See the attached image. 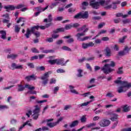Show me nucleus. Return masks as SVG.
Segmentation results:
<instances>
[{
	"label": "nucleus",
	"mask_w": 131,
	"mask_h": 131,
	"mask_svg": "<svg viewBox=\"0 0 131 131\" xmlns=\"http://www.w3.org/2000/svg\"><path fill=\"white\" fill-rule=\"evenodd\" d=\"M115 62L113 61H111V64H106L103 67L101 68L102 71L105 74H108V73H111V72H113L114 71V69L111 68L110 67H115Z\"/></svg>",
	"instance_id": "f257e3e1"
},
{
	"label": "nucleus",
	"mask_w": 131,
	"mask_h": 131,
	"mask_svg": "<svg viewBox=\"0 0 131 131\" xmlns=\"http://www.w3.org/2000/svg\"><path fill=\"white\" fill-rule=\"evenodd\" d=\"M51 73H52V72L51 71L47 72L40 77V79L42 80V83L43 85H46L48 84V82H49V77H50V74H51Z\"/></svg>",
	"instance_id": "f03ea898"
},
{
	"label": "nucleus",
	"mask_w": 131,
	"mask_h": 131,
	"mask_svg": "<svg viewBox=\"0 0 131 131\" xmlns=\"http://www.w3.org/2000/svg\"><path fill=\"white\" fill-rule=\"evenodd\" d=\"M17 86H18L17 90L18 92H23L25 89H28L30 91H32V90H34L35 89V87L31 86V85H29L28 84H26L25 86H23L21 84H19L17 85Z\"/></svg>",
	"instance_id": "7ed1b4c3"
},
{
	"label": "nucleus",
	"mask_w": 131,
	"mask_h": 131,
	"mask_svg": "<svg viewBox=\"0 0 131 131\" xmlns=\"http://www.w3.org/2000/svg\"><path fill=\"white\" fill-rule=\"evenodd\" d=\"M39 28V26H34L31 28V30L29 29H27L26 33L25 34L26 36V37L27 38H29V36L30 34H31V33L34 34L35 33V30H38V29Z\"/></svg>",
	"instance_id": "20e7f679"
},
{
	"label": "nucleus",
	"mask_w": 131,
	"mask_h": 131,
	"mask_svg": "<svg viewBox=\"0 0 131 131\" xmlns=\"http://www.w3.org/2000/svg\"><path fill=\"white\" fill-rule=\"evenodd\" d=\"M98 124L100 126H101V127H106L111 124V121L108 119H103L99 121Z\"/></svg>",
	"instance_id": "39448f33"
},
{
	"label": "nucleus",
	"mask_w": 131,
	"mask_h": 131,
	"mask_svg": "<svg viewBox=\"0 0 131 131\" xmlns=\"http://www.w3.org/2000/svg\"><path fill=\"white\" fill-rule=\"evenodd\" d=\"M90 6L93 8V9H95V10H98L99 8H100V5H101V1L99 2L94 1L92 0L90 4Z\"/></svg>",
	"instance_id": "423d86ee"
},
{
	"label": "nucleus",
	"mask_w": 131,
	"mask_h": 131,
	"mask_svg": "<svg viewBox=\"0 0 131 131\" xmlns=\"http://www.w3.org/2000/svg\"><path fill=\"white\" fill-rule=\"evenodd\" d=\"M129 51H130V48H128L127 46H125L123 51L118 52V54L119 56H124L125 55L128 54Z\"/></svg>",
	"instance_id": "0eeeda50"
},
{
	"label": "nucleus",
	"mask_w": 131,
	"mask_h": 131,
	"mask_svg": "<svg viewBox=\"0 0 131 131\" xmlns=\"http://www.w3.org/2000/svg\"><path fill=\"white\" fill-rule=\"evenodd\" d=\"M109 5V2H106L104 1H100V6H103V8H104L105 10H110V9H112L111 5Z\"/></svg>",
	"instance_id": "6e6552de"
},
{
	"label": "nucleus",
	"mask_w": 131,
	"mask_h": 131,
	"mask_svg": "<svg viewBox=\"0 0 131 131\" xmlns=\"http://www.w3.org/2000/svg\"><path fill=\"white\" fill-rule=\"evenodd\" d=\"M36 78H37V77L34 74L25 77V79H26L27 81H30V80H35Z\"/></svg>",
	"instance_id": "1a4fd4ad"
},
{
	"label": "nucleus",
	"mask_w": 131,
	"mask_h": 131,
	"mask_svg": "<svg viewBox=\"0 0 131 131\" xmlns=\"http://www.w3.org/2000/svg\"><path fill=\"white\" fill-rule=\"evenodd\" d=\"M123 88H124L125 89H127V90H128L129 88H131V83H128L126 81H122L121 84Z\"/></svg>",
	"instance_id": "9d476101"
},
{
	"label": "nucleus",
	"mask_w": 131,
	"mask_h": 131,
	"mask_svg": "<svg viewBox=\"0 0 131 131\" xmlns=\"http://www.w3.org/2000/svg\"><path fill=\"white\" fill-rule=\"evenodd\" d=\"M11 67L13 68V70L14 69H20V70L23 69V65L17 64L15 63H12Z\"/></svg>",
	"instance_id": "9b49d317"
},
{
	"label": "nucleus",
	"mask_w": 131,
	"mask_h": 131,
	"mask_svg": "<svg viewBox=\"0 0 131 131\" xmlns=\"http://www.w3.org/2000/svg\"><path fill=\"white\" fill-rule=\"evenodd\" d=\"M57 60V65H62V66H65L66 65V63L69 61V60H67V62L64 63V58H61Z\"/></svg>",
	"instance_id": "f8f14e48"
},
{
	"label": "nucleus",
	"mask_w": 131,
	"mask_h": 131,
	"mask_svg": "<svg viewBox=\"0 0 131 131\" xmlns=\"http://www.w3.org/2000/svg\"><path fill=\"white\" fill-rule=\"evenodd\" d=\"M121 2L120 1H117L116 2H113L112 4H111V8L113 10H116L117 9V5H119Z\"/></svg>",
	"instance_id": "ddd939ff"
},
{
	"label": "nucleus",
	"mask_w": 131,
	"mask_h": 131,
	"mask_svg": "<svg viewBox=\"0 0 131 131\" xmlns=\"http://www.w3.org/2000/svg\"><path fill=\"white\" fill-rule=\"evenodd\" d=\"M52 21H53V16H52V14H49L48 18H45L43 20V22H45L46 23H48V22L51 23Z\"/></svg>",
	"instance_id": "4468645a"
},
{
	"label": "nucleus",
	"mask_w": 131,
	"mask_h": 131,
	"mask_svg": "<svg viewBox=\"0 0 131 131\" xmlns=\"http://www.w3.org/2000/svg\"><path fill=\"white\" fill-rule=\"evenodd\" d=\"M82 19H88L89 18V12H81Z\"/></svg>",
	"instance_id": "2eb2a0df"
},
{
	"label": "nucleus",
	"mask_w": 131,
	"mask_h": 131,
	"mask_svg": "<svg viewBox=\"0 0 131 131\" xmlns=\"http://www.w3.org/2000/svg\"><path fill=\"white\" fill-rule=\"evenodd\" d=\"M123 112H128L130 111V106H128L127 104L122 106Z\"/></svg>",
	"instance_id": "dca6fc26"
},
{
	"label": "nucleus",
	"mask_w": 131,
	"mask_h": 131,
	"mask_svg": "<svg viewBox=\"0 0 131 131\" xmlns=\"http://www.w3.org/2000/svg\"><path fill=\"white\" fill-rule=\"evenodd\" d=\"M127 91V89H126L124 87L121 86L118 88L117 92L118 93H119V94H120L121 93H125V92Z\"/></svg>",
	"instance_id": "f3484780"
},
{
	"label": "nucleus",
	"mask_w": 131,
	"mask_h": 131,
	"mask_svg": "<svg viewBox=\"0 0 131 131\" xmlns=\"http://www.w3.org/2000/svg\"><path fill=\"white\" fill-rule=\"evenodd\" d=\"M5 9H6L7 12H9V10H11V11H13L14 10H15L16 7L14 6L13 5H9L8 6H5Z\"/></svg>",
	"instance_id": "a211bd4d"
},
{
	"label": "nucleus",
	"mask_w": 131,
	"mask_h": 131,
	"mask_svg": "<svg viewBox=\"0 0 131 131\" xmlns=\"http://www.w3.org/2000/svg\"><path fill=\"white\" fill-rule=\"evenodd\" d=\"M39 112H40V107H38V105H36L35 108L33 111V113L36 114H39Z\"/></svg>",
	"instance_id": "6ab92c4d"
},
{
	"label": "nucleus",
	"mask_w": 131,
	"mask_h": 131,
	"mask_svg": "<svg viewBox=\"0 0 131 131\" xmlns=\"http://www.w3.org/2000/svg\"><path fill=\"white\" fill-rule=\"evenodd\" d=\"M65 31V29L64 28H58L55 30L53 31L54 33H59V32H64Z\"/></svg>",
	"instance_id": "aec40b11"
},
{
	"label": "nucleus",
	"mask_w": 131,
	"mask_h": 131,
	"mask_svg": "<svg viewBox=\"0 0 131 131\" xmlns=\"http://www.w3.org/2000/svg\"><path fill=\"white\" fill-rule=\"evenodd\" d=\"M116 16L117 17H122V18H127V17H128V15L127 14H125L123 15V13H118L116 14Z\"/></svg>",
	"instance_id": "412c9836"
},
{
	"label": "nucleus",
	"mask_w": 131,
	"mask_h": 131,
	"mask_svg": "<svg viewBox=\"0 0 131 131\" xmlns=\"http://www.w3.org/2000/svg\"><path fill=\"white\" fill-rule=\"evenodd\" d=\"M48 8H49V6H46L45 8H42L41 7H36L35 9L38 11V12L41 13V12H43V11H46V10L48 9Z\"/></svg>",
	"instance_id": "4be33fe9"
},
{
	"label": "nucleus",
	"mask_w": 131,
	"mask_h": 131,
	"mask_svg": "<svg viewBox=\"0 0 131 131\" xmlns=\"http://www.w3.org/2000/svg\"><path fill=\"white\" fill-rule=\"evenodd\" d=\"M78 123L79 122L77 120L73 121L72 123L70 124V127L72 128L78 125Z\"/></svg>",
	"instance_id": "5701e85b"
},
{
	"label": "nucleus",
	"mask_w": 131,
	"mask_h": 131,
	"mask_svg": "<svg viewBox=\"0 0 131 131\" xmlns=\"http://www.w3.org/2000/svg\"><path fill=\"white\" fill-rule=\"evenodd\" d=\"M18 57V54H10L7 56V59H16Z\"/></svg>",
	"instance_id": "b1692460"
},
{
	"label": "nucleus",
	"mask_w": 131,
	"mask_h": 131,
	"mask_svg": "<svg viewBox=\"0 0 131 131\" xmlns=\"http://www.w3.org/2000/svg\"><path fill=\"white\" fill-rule=\"evenodd\" d=\"M105 55L107 57H110V56H111V50L109 48L105 49Z\"/></svg>",
	"instance_id": "393cba45"
},
{
	"label": "nucleus",
	"mask_w": 131,
	"mask_h": 131,
	"mask_svg": "<svg viewBox=\"0 0 131 131\" xmlns=\"http://www.w3.org/2000/svg\"><path fill=\"white\" fill-rule=\"evenodd\" d=\"M70 90L71 91V93H73V94H78V92L76 91V90H74V86L72 85H70L69 86Z\"/></svg>",
	"instance_id": "a878e982"
},
{
	"label": "nucleus",
	"mask_w": 131,
	"mask_h": 131,
	"mask_svg": "<svg viewBox=\"0 0 131 131\" xmlns=\"http://www.w3.org/2000/svg\"><path fill=\"white\" fill-rule=\"evenodd\" d=\"M40 50H41V51H42V53H46V54H48V53H52V52H54V51L53 50H45V48H43V47H41V48H40Z\"/></svg>",
	"instance_id": "bb28decb"
},
{
	"label": "nucleus",
	"mask_w": 131,
	"mask_h": 131,
	"mask_svg": "<svg viewBox=\"0 0 131 131\" xmlns=\"http://www.w3.org/2000/svg\"><path fill=\"white\" fill-rule=\"evenodd\" d=\"M113 116L114 117L110 118L112 121H116V120L118 119V115L116 114H113Z\"/></svg>",
	"instance_id": "cd10ccee"
},
{
	"label": "nucleus",
	"mask_w": 131,
	"mask_h": 131,
	"mask_svg": "<svg viewBox=\"0 0 131 131\" xmlns=\"http://www.w3.org/2000/svg\"><path fill=\"white\" fill-rule=\"evenodd\" d=\"M1 32L2 34L1 38H3V39H6V35H7L6 31H1Z\"/></svg>",
	"instance_id": "c85d7f7f"
},
{
	"label": "nucleus",
	"mask_w": 131,
	"mask_h": 131,
	"mask_svg": "<svg viewBox=\"0 0 131 131\" xmlns=\"http://www.w3.org/2000/svg\"><path fill=\"white\" fill-rule=\"evenodd\" d=\"M123 67H120L118 69V71H117V74H123Z\"/></svg>",
	"instance_id": "c756f323"
},
{
	"label": "nucleus",
	"mask_w": 131,
	"mask_h": 131,
	"mask_svg": "<svg viewBox=\"0 0 131 131\" xmlns=\"http://www.w3.org/2000/svg\"><path fill=\"white\" fill-rule=\"evenodd\" d=\"M84 35H85V33H79L76 35V36L77 37V39H80V37L81 36H84Z\"/></svg>",
	"instance_id": "7c9ffc66"
},
{
	"label": "nucleus",
	"mask_w": 131,
	"mask_h": 131,
	"mask_svg": "<svg viewBox=\"0 0 131 131\" xmlns=\"http://www.w3.org/2000/svg\"><path fill=\"white\" fill-rule=\"evenodd\" d=\"M20 29L21 28L19 27V26H18L17 25H15L14 28V31L15 33H19V32H20Z\"/></svg>",
	"instance_id": "2f4dec72"
},
{
	"label": "nucleus",
	"mask_w": 131,
	"mask_h": 131,
	"mask_svg": "<svg viewBox=\"0 0 131 131\" xmlns=\"http://www.w3.org/2000/svg\"><path fill=\"white\" fill-rule=\"evenodd\" d=\"M57 125V123L56 122L53 123H47L48 126H49L50 127H54V126H56Z\"/></svg>",
	"instance_id": "473e14b6"
},
{
	"label": "nucleus",
	"mask_w": 131,
	"mask_h": 131,
	"mask_svg": "<svg viewBox=\"0 0 131 131\" xmlns=\"http://www.w3.org/2000/svg\"><path fill=\"white\" fill-rule=\"evenodd\" d=\"M74 18L75 19H82V17H81V12L78 13L76 15H75V16H74Z\"/></svg>",
	"instance_id": "72a5a7b5"
},
{
	"label": "nucleus",
	"mask_w": 131,
	"mask_h": 131,
	"mask_svg": "<svg viewBox=\"0 0 131 131\" xmlns=\"http://www.w3.org/2000/svg\"><path fill=\"white\" fill-rule=\"evenodd\" d=\"M83 70L81 69H78V74H77V76L78 77H82V72H83Z\"/></svg>",
	"instance_id": "f704fd0d"
},
{
	"label": "nucleus",
	"mask_w": 131,
	"mask_h": 131,
	"mask_svg": "<svg viewBox=\"0 0 131 131\" xmlns=\"http://www.w3.org/2000/svg\"><path fill=\"white\" fill-rule=\"evenodd\" d=\"M49 63L51 65H55V64H57V59H52L49 60Z\"/></svg>",
	"instance_id": "c9c22d12"
},
{
	"label": "nucleus",
	"mask_w": 131,
	"mask_h": 131,
	"mask_svg": "<svg viewBox=\"0 0 131 131\" xmlns=\"http://www.w3.org/2000/svg\"><path fill=\"white\" fill-rule=\"evenodd\" d=\"M85 27H86V25H85L83 26L82 27L78 28L77 30V32H81V31H82V30H83V29H84Z\"/></svg>",
	"instance_id": "e433bc0d"
},
{
	"label": "nucleus",
	"mask_w": 131,
	"mask_h": 131,
	"mask_svg": "<svg viewBox=\"0 0 131 131\" xmlns=\"http://www.w3.org/2000/svg\"><path fill=\"white\" fill-rule=\"evenodd\" d=\"M81 122L84 123V122H86V118L85 116H83L81 117L80 119Z\"/></svg>",
	"instance_id": "4c0bfd02"
},
{
	"label": "nucleus",
	"mask_w": 131,
	"mask_h": 131,
	"mask_svg": "<svg viewBox=\"0 0 131 131\" xmlns=\"http://www.w3.org/2000/svg\"><path fill=\"white\" fill-rule=\"evenodd\" d=\"M127 36H124L122 38H121L119 39V42L120 43H123L124 42V39L126 38Z\"/></svg>",
	"instance_id": "58836bf2"
},
{
	"label": "nucleus",
	"mask_w": 131,
	"mask_h": 131,
	"mask_svg": "<svg viewBox=\"0 0 131 131\" xmlns=\"http://www.w3.org/2000/svg\"><path fill=\"white\" fill-rule=\"evenodd\" d=\"M24 7H25V5L24 4H19L16 7V9H17V10H19V9L24 8Z\"/></svg>",
	"instance_id": "ea45409f"
},
{
	"label": "nucleus",
	"mask_w": 131,
	"mask_h": 131,
	"mask_svg": "<svg viewBox=\"0 0 131 131\" xmlns=\"http://www.w3.org/2000/svg\"><path fill=\"white\" fill-rule=\"evenodd\" d=\"M90 103H91V101H88L87 102H84L83 103H81V104H80L79 106H80V107H83V106H88V104H90Z\"/></svg>",
	"instance_id": "a19ab883"
},
{
	"label": "nucleus",
	"mask_w": 131,
	"mask_h": 131,
	"mask_svg": "<svg viewBox=\"0 0 131 131\" xmlns=\"http://www.w3.org/2000/svg\"><path fill=\"white\" fill-rule=\"evenodd\" d=\"M72 28V25H66L64 29L66 30H69V29H71Z\"/></svg>",
	"instance_id": "79ce46f5"
},
{
	"label": "nucleus",
	"mask_w": 131,
	"mask_h": 131,
	"mask_svg": "<svg viewBox=\"0 0 131 131\" xmlns=\"http://www.w3.org/2000/svg\"><path fill=\"white\" fill-rule=\"evenodd\" d=\"M56 79L54 78H52L50 79V81L49 82L50 84H53V83H56Z\"/></svg>",
	"instance_id": "37998d69"
},
{
	"label": "nucleus",
	"mask_w": 131,
	"mask_h": 131,
	"mask_svg": "<svg viewBox=\"0 0 131 131\" xmlns=\"http://www.w3.org/2000/svg\"><path fill=\"white\" fill-rule=\"evenodd\" d=\"M62 50H64V51H71V49H70L69 47L66 46L62 47Z\"/></svg>",
	"instance_id": "c03bdc74"
},
{
	"label": "nucleus",
	"mask_w": 131,
	"mask_h": 131,
	"mask_svg": "<svg viewBox=\"0 0 131 131\" xmlns=\"http://www.w3.org/2000/svg\"><path fill=\"white\" fill-rule=\"evenodd\" d=\"M102 42V40H101L100 39H96L95 40V43L96 45H100V43H101Z\"/></svg>",
	"instance_id": "a18cd8bd"
},
{
	"label": "nucleus",
	"mask_w": 131,
	"mask_h": 131,
	"mask_svg": "<svg viewBox=\"0 0 131 131\" xmlns=\"http://www.w3.org/2000/svg\"><path fill=\"white\" fill-rule=\"evenodd\" d=\"M20 22H25V19L23 17H20L17 20L16 23H20Z\"/></svg>",
	"instance_id": "49530a36"
},
{
	"label": "nucleus",
	"mask_w": 131,
	"mask_h": 131,
	"mask_svg": "<svg viewBox=\"0 0 131 131\" xmlns=\"http://www.w3.org/2000/svg\"><path fill=\"white\" fill-rule=\"evenodd\" d=\"M38 116H39V114H33V119L36 120L37 118H38Z\"/></svg>",
	"instance_id": "de8ad7c7"
},
{
	"label": "nucleus",
	"mask_w": 131,
	"mask_h": 131,
	"mask_svg": "<svg viewBox=\"0 0 131 131\" xmlns=\"http://www.w3.org/2000/svg\"><path fill=\"white\" fill-rule=\"evenodd\" d=\"M82 6L83 9H85V8H84L83 7H88V6H89V3L86 2H84L82 3Z\"/></svg>",
	"instance_id": "09e8293b"
},
{
	"label": "nucleus",
	"mask_w": 131,
	"mask_h": 131,
	"mask_svg": "<svg viewBox=\"0 0 131 131\" xmlns=\"http://www.w3.org/2000/svg\"><path fill=\"white\" fill-rule=\"evenodd\" d=\"M31 51L33 53H39V51L37 49H36V48H32L31 49Z\"/></svg>",
	"instance_id": "8fccbe9b"
},
{
	"label": "nucleus",
	"mask_w": 131,
	"mask_h": 131,
	"mask_svg": "<svg viewBox=\"0 0 131 131\" xmlns=\"http://www.w3.org/2000/svg\"><path fill=\"white\" fill-rule=\"evenodd\" d=\"M104 114H105V115H113V114H114V113H111V111H108L106 112Z\"/></svg>",
	"instance_id": "3c124183"
},
{
	"label": "nucleus",
	"mask_w": 131,
	"mask_h": 131,
	"mask_svg": "<svg viewBox=\"0 0 131 131\" xmlns=\"http://www.w3.org/2000/svg\"><path fill=\"white\" fill-rule=\"evenodd\" d=\"M82 48H83V49H88V48H89V45L87 43H82Z\"/></svg>",
	"instance_id": "603ef678"
},
{
	"label": "nucleus",
	"mask_w": 131,
	"mask_h": 131,
	"mask_svg": "<svg viewBox=\"0 0 131 131\" xmlns=\"http://www.w3.org/2000/svg\"><path fill=\"white\" fill-rule=\"evenodd\" d=\"M74 12H75V9L73 8H70V9H68L69 13H73Z\"/></svg>",
	"instance_id": "864d4df0"
},
{
	"label": "nucleus",
	"mask_w": 131,
	"mask_h": 131,
	"mask_svg": "<svg viewBox=\"0 0 131 131\" xmlns=\"http://www.w3.org/2000/svg\"><path fill=\"white\" fill-rule=\"evenodd\" d=\"M38 59V56L35 55L31 58V61H33V60H37Z\"/></svg>",
	"instance_id": "5fc2aeb1"
},
{
	"label": "nucleus",
	"mask_w": 131,
	"mask_h": 131,
	"mask_svg": "<svg viewBox=\"0 0 131 131\" xmlns=\"http://www.w3.org/2000/svg\"><path fill=\"white\" fill-rule=\"evenodd\" d=\"M106 97H110V98H112L114 97V95H113L112 93H107L106 94Z\"/></svg>",
	"instance_id": "6e6d98bb"
},
{
	"label": "nucleus",
	"mask_w": 131,
	"mask_h": 131,
	"mask_svg": "<svg viewBox=\"0 0 131 131\" xmlns=\"http://www.w3.org/2000/svg\"><path fill=\"white\" fill-rule=\"evenodd\" d=\"M8 108V106L7 105H0V110H4V109H7Z\"/></svg>",
	"instance_id": "4d7b16f0"
},
{
	"label": "nucleus",
	"mask_w": 131,
	"mask_h": 131,
	"mask_svg": "<svg viewBox=\"0 0 131 131\" xmlns=\"http://www.w3.org/2000/svg\"><path fill=\"white\" fill-rule=\"evenodd\" d=\"M104 112V110H102V109H100L98 111H97L95 112V114H100V113H102Z\"/></svg>",
	"instance_id": "13d9d810"
},
{
	"label": "nucleus",
	"mask_w": 131,
	"mask_h": 131,
	"mask_svg": "<svg viewBox=\"0 0 131 131\" xmlns=\"http://www.w3.org/2000/svg\"><path fill=\"white\" fill-rule=\"evenodd\" d=\"M95 56H92L91 57H89V58L86 59V60L87 61H94V60H95Z\"/></svg>",
	"instance_id": "bf43d9fd"
},
{
	"label": "nucleus",
	"mask_w": 131,
	"mask_h": 131,
	"mask_svg": "<svg viewBox=\"0 0 131 131\" xmlns=\"http://www.w3.org/2000/svg\"><path fill=\"white\" fill-rule=\"evenodd\" d=\"M46 41H48V42H53V41H54V39H53V37L48 38L46 39Z\"/></svg>",
	"instance_id": "052dcab7"
},
{
	"label": "nucleus",
	"mask_w": 131,
	"mask_h": 131,
	"mask_svg": "<svg viewBox=\"0 0 131 131\" xmlns=\"http://www.w3.org/2000/svg\"><path fill=\"white\" fill-rule=\"evenodd\" d=\"M33 34H34V35H35L36 37H39V36L40 35V33H39V32H36L34 33Z\"/></svg>",
	"instance_id": "680f3d73"
},
{
	"label": "nucleus",
	"mask_w": 131,
	"mask_h": 131,
	"mask_svg": "<svg viewBox=\"0 0 131 131\" xmlns=\"http://www.w3.org/2000/svg\"><path fill=\"white\" fill-rule=\"evenodd\" d=\"M58 91H59V86L55 87L54 89V94H57Z\"/></svg>",
	"instance_id": "e2e57ef3"
},
{
	"label": "nucleus",
	"mask_w": 131,
	"mask_h": 131,
	"mask_svg": "<svg viewBox=\"0 0 131 131\" xmlns=\"http://www.w3.org/2000/svg\"><path fill=\"white\" fill-rule=\"evenodd\" d=\"M28 66H29V67L30 68H34V64H33V63H28Z\"/></svg>",
	"instance_id": "0e129e2a"
},
{
	"label": "nucleus",
	"mask_w": 131,
	"mask_h": 131,
	"mask_svg": "<svg viewBox=\"0 0 131 131\" xmlns=\"http://www.w3.org/2000/svg\"><path fill=\"white\" fill-rule=\"evenodd\" d=\"M122 22H123V24H126V23H129L130 20L129 19H126L125 20H123Z\"/></svg>",
	"instance_id": "69168bd1"
},
{
	"label": "nucleus",
	"mask_w": 131,
	"mask_h": 131,
	"mask_svg": "<svg viewBox=\"0 0 131 131\" xmlns=\"http://www.w3.org/2000/svg\"><path fill=\"white\" fill-rule=\"evenodd\" d=\"M120 21H121V19L120 18H117V19H115L114 20V21L116 24L119 23V22H120Z\"/></svg>",
	"instance_id": "338daca9"
},
{
	"label": "nucleus",
	"mask_w": 131,
	"mask_h": 131,
	"mask_svg": "<svg viewBox=\"0 0 131 131\" xmlns=\"http://www.w3.org/2000/svg\"><path fill=\"white\" fill-rule=\"evenodd\" d=\"M122 131H131V128L129 127V128H124L122 130Z\"/></svg>",
	"instance_id": "774afa93"
}]
</instances>
